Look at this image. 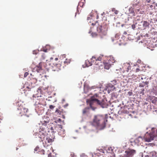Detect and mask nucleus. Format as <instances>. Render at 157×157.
Here are the masks:
<instances>
[{"instance_id":"obj_1","label":"nucleus","mask_w":157,"mask_h":157,"mask_svg":"<svg viewBox=\"0 0 157 157\" xmlns=\"http://www.w3.org/2000/svg\"><path fill=\"white\" fill-rule=\"evenodd\" d=\"M107 119L103 116L98 115L95 116L93 124L98 130H102L105 127Z\"/></svg>"},{"instance_id":"obj_6","label":"nucleus","mask_w":157,"mask_h":157,"mask_svg":"<svg viewBox=\"0 0 157 157\" xmlns=\"http://www.w3.org/2000/svg\"><path fill=\"white\" fill-rule=\"evenodd\" d=\"M108 26L105 24L103 23L102 25H99L97 27V31L99 33H100L103 35L106 34L108 30Z\"/></svg>"},{"instance_id":"obj_33","label":"nucleus","mask_w":157,"mask_h":157,"mask_svg":"<svg viewBox=\"0 0 157 157\" xmlns=\"http://www.w3.org/2000/svg\"><path fill=\"white\" fill-rule=\"evenodd\" d=\"M39 52V51L37 50H35L33 51V54H36Z\"/></svg>"},{"instance_id":"obj_39","label":"nucleus","mask_w":157,"mask_h":157,"mask_svg":"<svg viewBox=\"0 0 157 157\" xmlns=\"http://www.w3.org/2000/svg\"><path fill=\"white\" fill-rule=\"evenodd\" d=\"M29 75V73L28 72H25L24 75V77H26Z\"/></svg>"},{"instance_id":"obj_29","label":"nucleus","mask_w":157,"mask_h":157,"mask_svg":"<svg viewBox=\"0 0 157 157\" xmlns=\"http://www.w3.org/2000/svg\"><path fill=\"white\" fill-rule=\"evenodd\" d=\"M24 87H25V90L26 91H29L30 90L31 88L29 86H26V85H25Z\"/></svg>"},{"instance_id":"obj_55","label":"nucleus","mask_w":157,"mask_h":157,"mask_svg":"<svg viewBox=\"0 0 157 157\" xmlns=\"http://www.w3.org/2000/svg\"><path fill=\"white\" fill-rule=\"evenodd\" d=\"M91 31H89V33H91Z\"/></svg>"},{"instance_id":"obj_52","label":"nucleus","mask_w":157,"mask_h":157,"mask_svg":"<svg viewBox=\"0 0 157 157\" xmlns=\"http://www.w3.org/2000/svg\"><path fill=\"white\" fill-rule=\"evenodd\" d=\"M51 155V154H49L48 155V157H50V156Z\"/></svg>"},{"instance_id":"obj_8","label":"nucleus","mask_w":157,"mask_h":157,"mask_svg":"<svg viewBox=\"0 0 157 157\" xmlns=\"http://www.w3.org/2000/svg\"><path fill=\"white\" fill-rule=\"evenodd\" d=\"M136 153L134 150H129L125 151V154L122 157H132Z\"/></svg>"},{"instance_id":"obj_46","label":"nucleus","mask_w":157,"mask_h":157,"mask_svg":"<svg viewBox=\"0 0 157 157\" xmlns=\"http://www.w3.org/2000/svg\"><path fill=\"white\" fill-rule=\"evenodd\" d=\"M53 57H51V58H50V61H52V60H53Z\"/></svg>"},{"instance_id":"obj_10","label":"nucleus","mask_w":157,"mask_h":157,"mask_svg":"<svg viewBox=\"0 0 157 157\" xmlns=\"http://www.w3.org/2000/svg\"><path fill=\"white\" fill-rule=\"evenodd\" d=\"M38 137L40 138L39 140L40 141H42L43 142L45 140V138H46V133L43 132H38Z\"/></svg>"},{"instance_id":"obj_30","label":"nucleus","mask_w":157,"mask_h":157,"mask_svg":"<svg viewBox=\"0 0 157 157\" xmlns=\"http://www.w3.org/2000/svg\"><path fill=\"white\" fill-rule=\"evenodd\" d=\"M109 87H111V88H113V89H115V88L114 87V85L112 83H109L108 84Z\"/></svg>"},{"instance_id":"obj_14","label":"nucleus","mask_w":157,"mask_h":157,"mask_svg":"<svg viewBox=\"0 0 157 157\" xmlns=\"http://www.w3.org/2000/svg\"><path fill=\"white\" fill-rule=\"evenodd\" d=\"M105 69L108 70L111 67V64L108 61L103 62Z\"/></svg>"},{"instance_id":"obj_57","label":"nucleus","mask_w":157,"mask_h":157,"mask_svg":"<svg viewBox=\"0 0 157 157\" xmlns=\"http://www.w3.org/2000/svg\"><path fill=\"white\" fill-rule=\"evenodd\" d=\"M96 90H95L94 91H96Z\"/></svg>"},{"instance_id":"obj_23","label":"nucleus","mask_w":157,"mask_h":157,"mask_svg":"<svg viewBox=\"0 0 157 157\" xmlns=\"http://www.w3.org/2000/svg\"><path fill=\"white\" fill-rule=\"evenodd\" d=\"M89 109V108L88 107H87L85 108L82 111L83 113L84 114L86 113L88 111V110Z\"/></svg>"},{"instance_id":"obj_24","label":"nucleus","mask_w":157,"mask_h":157,"mask_svg":"<svg viewBox=\"0 0 157 157\" xmlns=\"http://www.w3.org/2000/svg\"><path fill=\"white\" fill-rule=\"evenodd\" d=\"M46 58V56L44 53H42L41 55L40 59L41 60L45 59Z\"/></svg>"},{"instance_id":"obj_15","label":"nucleus","mask_w":157,"mask_h":157,"mask_svg":"<svg viewBox=\"0 0 157 157\" xmlns=\"http://www.w3.org/2000/svg\"><path fill=\"white\" fill-rule=\"evenodd\" d=\"M71 61V60L70 59H66L63 62V63L62 62V64H61L62 65V68H63L64 66H66V65L69 64L70 63Z\"/></svg>"},{"instance_id":"obj_7","label":"nucleus","mask_w":157,"mask_h":157,"mask_svg":"<svg viewBox=\"0 0 157 157\" xmlns=\"http://www.w3.org/2000/svg\"><path fill=\"white\" fill-rule=\"evenodd\" d=\"M54 137H52V138H50L49 137H46L45 140L44 141H43V144H44V145L45 147L46 146L47 147L48 145H49L50 144H51L54 141Z\"/></svg>"},{"instance_id":"obj_54","label":"nucleus","mask_w":157,"mask_h":157,"mask_svg":"<svg viewBox=\"0 0 157 157\" xmlns=\"http://www.w3.org/2000/svg\"><path fill=\"white\" fill-rule=\"evenodd\" d=\"M58 121H61V119H58Z\"/></svg>"},{"instance_id":"obj_34","label":"nucleus","mask_w":157,"mask_h":157,"mask_svg":"<svg viewBox=\"0 0 157 157\" xmlns=\"http://www.w3.org/2000/svg\"><path fill=\"white\" fill-rule=\"evenodd\" d=\"M112 82L113 85H115L117 84V81L116 80H113V81H112Z\"/></svg>"},{"instance_id":"obj_43","label":"nucleus","mask_w":157,"mask_h":157,"mask_svg":"<svg viewBox=\"0 0 157 157\" xmlns=\"http://www.w3.org/2000/svg\"><path fill=\"white\" fill-rule=\"evenodd\" d=\"M132 28L134 29V28H135V25H132Z\"/></svg>"},{"instance_id":"obj_35","label":"nucleus","mask_w":157,"mask_h":157,"mask_svg":"<svg viewBox=\"0 0 157 157\" xmlns=\"http://www.w3.org/2000/svg\"><path fill=\"white\" fill-rule=\"evenodd\" d=\"M41 51H43L44 52H47L48 49H44V48H43L42 49H41Z\"/></svg>"},{"instance_id":"obj_17","label":"nucleus","mask_w":157,"mask_h":157,"mask_svg":"<svg viewBox=\"0 0 157 157\" xmlns=\"http://www.w3.org/2000/svg\"><path fill=\"white\" fill-rule=\"evenodd\" d=\"M34 100H35V105H43V104L41 101V100L40 99L38 98H36L35 99H34Z\"/></svg>"},{"instance_id":"obj_21","label":"nucleus","mask_w":157,"mask_h":157,"mask_svg":"<svg viewBox=\"0 0 157 157\" xmlns=\"http://www.w3.org/2000/svg\"><path fill=\"white\" fill-rule=\"evenodd\" d=\"M108 61L111 64H112L113 63H115L116 60L113 57H110Z\"/></svg>"},{"instance_id":"obj_16","label":"nucleus","mask_w":157,"mask_h":157,"mask_svg":"<svg viewBox=\"0 0 157 157\" xmlns=\"http://www.w3.org/2000/svg\"><path fill=\"white\" fill-rule=\"evenodd\" d=\"M123 68V69L124 70V72H128L129 70L131 69L130 65L128 64H127L124 65Z\"/></svg>"},{"instance_id":"obj_3","label":"nucleus","mask_w":157,"mask_h":157,"mask_svg":"<svg viewBox=\"0 0 157 157\" xmlns=\"http://www.w3.org/2000/svg\"><path fill=\"white\" fill-rule=\"evenodd\" d=\"M104 58V56L103 55H100L98 57L95 56H92L91 59V61H89L87 60L85 61V65L87 67L91 66L92 65V63L94 64L99 65L101 61Z\"/></svg>"},{"instance_id":"obj_40","label":"nucleus","mask_w":157,"mask_h":157,"mask_svg":"<svg viewBox=\"0 0 157 157\" xmlns=\"http://www.w3.org/2000/svg\"><path fill=\"white\" fill-rule=\"evenodd\" d=\"M98 96V94H95L94 95L92 96L91 98H95V97H97Z\"/></svg>"},{"instance_id":"obj_53","label":"nucleus","mask_w":157,"mask_h":157,"mask_svg":"<svg viewBox=\"0 0 157 157\" xmlns=\"http://www.w3.org/2000/svg\"><path fill=\"white\" fill-rule=\"evenodd\" d=\"M155 6H156L157 7V3H155Z\"/></svg>"},{"instance_id":"obj_9","label":"nucleus","mask_w":157,"mask_h":157,"mask_svg":"<svg viewBox=\"0 0 157 157\" xmlns=\"http://www.w3.org/2000/svg\"><path fill=\"white\" fill-rule=\"evenodd\" d=\"M61 64H62V62L59 61L58 63L56 64L55 65H54L52 67V71H58L60 70L62 67V65Z\"/></svg>"},{"instance_id":"obj_27","label":"nucleus","mask_w":157,"mask_h":157,"mask_svg":"<svg viewBox=\"0 0 157 157\" xmlns=\"http://www.w3.org/2000/svg\"><path fill=\"white\" fill-rule=\"evenodd\" d=\"M112 11L113 12H114V13L115 14H118V11L117 10H115V9L114 8H113L112 9Z\"/></svg>"},{"instance_id":"obj_49","label":"nucleus","mask_w":157,"mask_h":157,"mask_svg":"<svg viewBox=\"0 0 157 157\" xmlns=\"http://www.w3.org/2000/svg\"><path fill=\"white\" fill-rule=\"evenodd\" d=\"M29 121V119H27L26 121H25V122L27 123H28Z\"/></svg>"},{"instance_id":"obj_22","label":"nucleus","mask_w":157,"mask_h":157,"mask_svg":"<svg viewBox=\"0 0 157 157\" xmlns=\"http://www.w3.org/2000/svg\"><path fill=\"white\" fill-rule=\"evenodd\" d=\"M152 92L155 94V95H157V86H154L152 90Z\"/></svg>"},{"instance_id":"obj_42","label":"nucleus","mask_w":157,"mask_h":157,"mask_svg":"<svg viewBox=\"0 0 157 157\" xmlns=\"http://www.w3.org/2000/svg\"><path fill=\"white\" fill-rule=\"evenodd\" d=\"M40 152L42 153L43 154H44V150H41L40 151Z\"/></svg>"},{"instance_id":"obj_48","label":"nucleus","mask_w":157,"mask_h":157,"mask_svg":"<svg viewBox=\"0 0 157 157\" xmlns=\"http://www.w3.org/2000/svg\"><path fill=\"white\" fill-rule=\"evenodd\" d=\"M90 17H87V20H90Z\"/></svg>"},{"instance_id":"obj_50","label":"nucleus","mask_w":157,"mask_h":157,"mask_svg":"<svg viewBox=\"0 0 157 157\" xmlns=\"http://www.w3.org/2000/svg\"><path fill=\"white\" fill-rule=\"evenodd\" d=\"M68 105V104H67L65 105H64V107H67V106Z\"/></svg>"},{"instance_id":"obj_44","label":"nucleus","mask_w":157,"mask_h":157,"mask_svg":"<svg viewBox=\"0 0 157 157\" xmlns=\"http://www.w3.org/2000/svg\"><path fill=\"white\" fill-rule=\"evenodd\" d=\"M81 157H88L86 155H82V156H81Z\"/></svg>"},{"instance_id":"obj_5","label":"nucleus","mask_w":157,"mask_h":157,"mask_svg":"<svg viewBox=\"0 0 157 157\" xmlns=\"http://www.w3.org/2000/svg\"><path fill=\"white\" fill-rule=\"evenodd\" d=\"M98 100L96 98H93L86 101L87 105H89L90 108L93 110H95L96 109V106L97 105H98Z\"/></svg>"},{"instance_id":"obj_32","label":"nucleus","mask_w":157,"mask_h":157,"mask_svg":"<svg viewBox=\"0 0 157 157\" xmlns=\"http://www.w3.org/2000/svg\"><path fill=\"white\" fill-rule=\"evenodd\" d=\"M121 112L124 113H127L128 112L126 110L123 109L121 110Z\"/></svg>"},{"instance_id":"obj_2","label":"nucleus","mask_w":157,"mask_h":157,"mask_svg":"<svg viewBox=\"0 0 157 157\" xmlns=\"http://www.w3.org/2000/svg\"><path fill=\"white\" fill-rule=\"evenodd\" d=\"M17 112L20 115L22 116H25L28 119L29 115L28 114V109H27L25 105L21 101L17 102Z\"/></svg>"},{"instance_id":"obj_18","label":"nucleus","mask_w":157,"mask_h":157,"mask_svg":"<svg viewBox=\"0 0 157 157\" xmlns=\"http://www.w3.org/2000/svg\"><path fill=\"white\" fill-rule=\"evenodd\" d=\"M156 152L155 151H152L148 154L149 155H147V157H156Z\"/></svg>"},{"instance_id":"obj_47","label":"nucleus","mask_w":157,"mask_h":157,"mask_svg":"<svg viewBox=\"0 0 157 157\" xmlns=\"http://www.w3.org/2000/svg\"><path fill=\"white\" fill-rule=\"evenodd\" d=\"M55 60H56V61H57L58 60V58H55Z\"/></svg>"},{"instance_id":"obj_20","label":"nucleus","mask_w":157,"mask_h":157,"mask_svg":"<svg viewBox=\"0 0 157 157\" xmlns=\"http://www.w3.org/2000/svg\"><path fill=\"white\" fill-rule=\"evenodd\" d=\"M143 26L145 28L149 27V23L146 21H144L143 24Z\"/></svg>"},{"instance_id":"obj_26","label":"nucleus","mask_w":157,"mask_h":157,"mask_svg":"<svg viewBox=\"0 0 157 157\" xmlns=\"http://www.w3.org/2000/svg\"><path fill=\"white\" fill-rule=\"evenodd\" d=\"M153 113L154 114H157V108H154L152 110Z\"/></svg>"},{"instance_id":"obj_19","label":"nucleus","mask_w":157,"mask_h":157,"mask_svg":"<svg viewBox=\"0 0 157 157\" xmlns=\"http://www.w3.org/2000/svg\"><path fill=\"white\" fill-rule=\"evenodd\" d=\"M142 138L140 136H139L138 138L135 140V141L136 143H137L138 144H141L140 142L143 140Z\"/></svg>"},{"instance_id":"obj_28","label":"nucleus","mask_w":157,"mask_h":157,"mask_svg":"<svg viewBox=\"0 0 157 157\" xmlns=\"http://www.w3.org/2000/svg\"><path fill=\"white\" fill-rule=\"evenodd\" d=\"M151 2H152L151 4H154V3L152 1V0H146V2H145L146 3V4H149Z\"/></svg>"},{"instance_id":"obj_38","label":"nucleus","mask_w":157,"mask_h":157,"mask_svg":"<svg viewBox=\"0 0 157 157\" xmlns=\"http://www.w3.org/2000/svg\"><path fill=\"white\" fill-rule=\"evenodd\" d=\"M128 94L129 96H131V95H132V91H129L128 93Z\"/></svg>"},{"instance_id":"obj_41","label":"nucleus","mask_w":157,"mask_h":157,"mask_svg":"<svg viewBox=\"0 0 157 157\" xmlns=\"http://www.w3.org/2000/svg\"><path fill=\"white\" fill-rule=\"evenodd\" d=\"M97 21L95 23H92L91 24V25L93 26H97L96 25V24H97Z\"/></svg>"},{"instance_id":"obj_31","label":"nucleus","mask_w":157,"mask_h":157,"mask_svg":"<svg viewBox=\"0 0 157 157\" xmlns=\"http://www.w3.org/2000/svg\"><path fill=\"white\" fill-rule=\"evenodd\" d=\"M92 36L93 37H95L97 36V34L95 33H91Z\"/></svg>"},{"instance_id":"obj_37","label":"nucleus","mask_w":157,"mask_h":157,"mask_svg":"<svg viewBox=\"0 0 157 157\" xmlns=\"http://www.w3.org/2000/svg\"><path fill=\"white\" fill-rule=\"evenodd\" d=\"M55 106H54V105H51L49 106V108L51 109H53L55 108Z\"/></svg>"},{"instance_id":"obj_45","label":"nucleus","mask_w":157,"mask_h":157,"mask_svg":"<svg viewBox=\"0 0 157 157\" xmlns=\"http://www.w3.org/2000/svg\"><path fill=\"white\" fill-rule=\"evenodd\" d=\"M123 34H124V35H126L127 34V33L126 32V31H124V33H123Z\"/></svg>"},{"instance_id":"obj_56","label":"nucleus","mask_w":157,"mask_h":157,"mask_svg":"<svg viewBox=\"0 0 157 157\" xmlns=\"http://www.w3.org/2000/svg\"><path fill=\"white\" fill-rule=\"evenodd\" d=\"M18 149V148H17L16 150H17Z\"/></svg>"},{"instance_id":"obj_51","label":"nucleus","mask_w":157,"mask_h":157,"mask_svg":"<svg viewBox=\"0 0 157 157\" xmlns=\"http://www.w3.org/2000/svg\"><path fill=\"white\" fill-rule=\"evenodd\" d=\"M37 148H35V151H37Z\"/></svg>"},{"instance_id":"obj_36","label":"nucleus","mask_w":157,"mask_h":157,"mask_svg":"<svg viewBox=\"0 0 157 157\" xmlns=\"http://www.w3.org/2000/svg\"><path fill=\"white\" fill-rule=\"evenodd\" d=\"M41 70V67H38L36 69V71L38 72H39V71Z\"/></svg>"},{"instance_id":"obj_25","label":"nucleus","mask_w":157,"mask_h":157,"mask_svg":"<svg viewBox=\"0 0 157 157\" xmlns=\"http://www.w3.org/2000/svg\"><path fill=\"white\" fill-rule=\"evenodd\" d=\"M145 4L146 5H147V6H149V7L152 10L153 9V8H154V9H155V6H153L152 4H151V3H149V4L145 3Z\"/></svg>"},{"instance_id":"obj_13","label":"nucleus","mask_w":157,"mask_h":157,"mask_svg":"<svg viewBox=\"0 0 157 157\" xmlns=\"http://www.w3.org/2000/svg\"><path fill=\"white\" fill-rule=\"evenodd\" d=\"M48 123V121H44L42 125L40 127L39 132H43L44 131V133H46V132L45 130V128L44 127V126H46Z\"/></svg>"},{"instance_id":"obj_11","label":"nucleus","mask_w":157,"mask_h":157,"mask_svg":"<svg viewBox=\"0 0 157 157\" xmlns=\"http://www.w3.org/2000/svg\"><path fill=\"white\" fill-rule=\"evenodd\" d=\"M98 103V105H100V106L103 108L107 107L108 105L107 101L106 99H103L101 101L99 100Z\"/></svg>"},{"instance_id":"obj_4","label":"nucleus","mask_w":157,"mask_h":157,"mask_svg":"<svg viewBox=\"0 0 157 157\" xmlns=\"http://www.w3.org/2000/svg\"><path fill=\"white\" fill-rule=\"evenodd\" d=\"M157 137V129L152 128L150 133L147 132L144 136V140L146 142H150Z\"/></svg>"},{"instance_id":"obj_12","label":"nucleus","mask_w":157,"mask_h":157,"mask_svg":"<svg viewBox=\"0 0 157 157\" xmlns=\"http://www.w3.org/2000/svg\"><path fill=\"white\" fill-rule=\"evenodd\" d=\"M97 89L98 90L99 88L95 86H93L91 87L88 86H86L84 87V91L85 93H86L88 91H90L92 89Z\"/></svg>"}]
</instances>
